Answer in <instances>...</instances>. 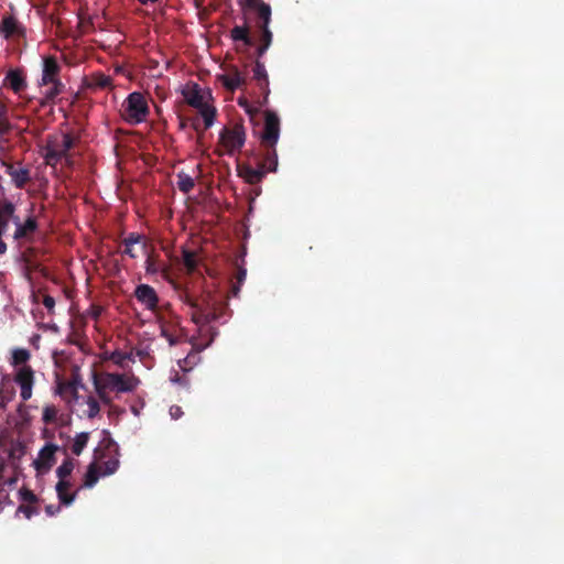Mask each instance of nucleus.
<instances>
[{
    "label": "nucleus",
    "instance_id": "obj_53",
    "mask_svg": "<svg viewBox=\"0 0 564 564\" xmlns=\"http://www.w3.org/2000/svg\"><path fill=\"white\" fill-rule=\"evenodd\" d=\"M123 253L129 256L131 259H135L138 257L133 250V246L124 247Z\"/></svg>",
    "mask_w": 564,
    "mask_h": 564
},
{
    "label": "nucleus",
    "instance_id": "obj_48",
    "mask_svg": "<svg viewBox=\"0 0 564 564\" xmlns=\"http://www.w3.org/2000/svg\"><path fill=\"white\" fill-rule=\"evenodd\" d=\"M171 381L183 387H188V380L186 377L181 376L178 372H175L174 376L171 377Z\"/></svg>",
    "mask_w": 564,
    "mask_h": 564
},
{
    "label": "nucleus",
    "instance_id": "obj_14",
    "mask_svg": "<svg viewBox=\"0 0 564 564\" xmlns=\"http://www.w3.org/2000/svg\"><path fill=\"white\" fill-rule=\"evenodd\" d=\"M252 73H253V79L257 82L258 87L263 93V102H267L269 94H270V89H269V77H268V73H267L264 64L261 61L256 59L253 68H252Z\"/></svg>",
    "mask_w": 564,
    "mask_h": 564
},
{
    "label": "nucleus",
    "instance_id": "obj_13",
    "mask_svg": "<svg viewBox=\"0 0 564 564\" xmlns=\"http://www.w3.org/2000/svg\"><path fill=\"white\" fill-rule=\"evenodd\" d=\"M61 65L55 56H46L43 58V69L41 85L48 86L51 82L59 80L58 75Z\"/></svg>",
    "mask_w": 564,
    "mask_h": 564
},
{
    "label": "nucleus",
    "instance_id": "obj_47",
    "mask_svg": "<svg viewBox=\"0 0 564 564\" xmlns=\"http://www.w3.org/2000/svg\"><path fill=\"white\" fill-rule=\"evenodd\" d=\"M43 305L47 308L48 312H53L55 307V300L53 296L45 294L42 300Z\"/></svg>",
    "mask_w": 564,
    "mask_h": 564
},
{
    "label": "nucleus",
    "instance_id": "obj_52",
    "mask_svg": "<svg viewBox=\"0 0 564 564\" xmlns=\"http://www.w3.org/2000/svg\"><path fill=\"white\" fill-rule=\"evenodd\" d=\"M268 51L267 47H264L261 43L258 45L256 53H257V59L260 61V58L265 54Z\"/></svg>",
    "mask_w": 564,
    "mask_h": 564
},
{
    "label": "nucleus",
    "instance_id": "obj_24",
    "mask_svg": "<svg viewBox=\"0 0 564 564\" xmlns=\"http://www.w3.org/2000/svg\"><path fill=\"white\" fill-rule=\"evenodd\" d=\"M25 453L26 446L23 443L17 442L11 444L8 451V458L14 470L19 468V462L25 455Z\"/></svg>",
    "mask_w": 564,
    "mask_h": 564
},
{
    "label": "nucleus",
    "instance_id": "obj_11",
    "mask_svg": "<svg viewBox=\"0 0 564 564\" xmlns=\"http://www.w3.org/2000/svg\"><path fill=\"white\" fill-rule=\"evenodd\" d=\"M0 165L6 169V173L11 177V181L17 188H24L30 182V171L25 167H15L11 163H7L4 160H0Z\"/></svg>",
    "mask_w": 564,
    "mask_h": 564
},
{
    "label": "nucleus",
    "instance_id": "obj_22",
    "mask_svg": "<svg viewBox=\"0 0 564 564\" xmlns=\"http://www.w3.org/2000/svg\"><path fill=\"white\" fill-rule=\"evenodd\" d=\"M70 482L67 479L58 480L56 484V492L59 499V502L65 506H69L76 498V492L68 494V489L70 488Z\"/></svg>",
    "mask_w": 564,
    "mask_h": 564
},
{
    "label": "nucleus",
    "instance_id": "obj_1",
    "mask_svg": "<svg viewBox=\"0 0 564 564\" xmlns=\"http://www.w3.org/2000/svg\"><path fill=\"white\" fill-rule=\"evenodd\" d=\"M280 138V118L272 110L264 111V126L259 133L260 145L262 148V158L258 161V166H239V175L251 185L262 181L268 172H275L278 167V153L275 145Z\"/></svg>",
    "mask_w": 564,
    "mask_h": 564
},
{
    "label": "nucleus",
    "instance_id": "obj_29",
    "mask_svg": "<svg viewBox=\"0 0 564 564\" xmlns=\"http://www.w3.org/2000/svg\"><path fill=\"white\" fill-rule=\"evenodd\" d=\"M176 177L177 187L182 193L188 194L195 187L194 178L191 175L186 174L185 172L177 173Z\"/></svg>",
    "mask_w": 564,
    "mask_h": 564
},
{
    "label": "nucleus",
    "instance_id": "obj_37",
    "mask_svg": "<svg viewBox=\"0 0 564 564\" xmlns=\"http://www.w3.org/2000/svg\"><path fill=\"white\" fill-rule=\"evenodd\" d=\"M86 403L88 405V411H87L88 419L96 417L100 412V405H99L98 400L95 397L89 395L87 398Z\"/></svg>",
    "mask_w": 564,
    "mask_h": 564
},
{
    "label": "nucleus",
    "instance_id": "obj_57",
    "mask_svg": "<svg viewBox=\"0 0 564 564\" xmlns=\"http://www.w3.org/2000/svg\"><path fill=\"white\" fill-rule=\"evenodd\" d=\"M141 4H147L149 2L151 3H154V2H158L159 0H138Z\"/></svg>",
    "mask_w": 564,
    "mask_h": 564
},
{
    "label": "nucleus",
    "instance_id": "obj_12",
    "mask_svg": "<svg viewBox=\"0 0 564 564\" xmlns=\"http://www.w3.org/2000/svg\"><path fill=\"white\" fill-rule=\"evenodd\" d=\"M134 296L148 310L154 311L159 305V296L149 284H139L134 290Z\"/></svg>",
    "mask_w": 564,
    "mask_h": 564
},
{
    "label": "nucleus",
    "instance_id": "obj_33",
    "mask_svg": "<svg viewBox=\"0 0 564 564\" xmlns=\"http://www.w3.org/2000/svg\"><path fill=\"white\" fill-rule=\"evenodd\" d=\"M99 479V471H98V467L95 463H91L89 466H88V469L85 474V477H84V486L85 487H88V488H91L94 487L97 481Z\"/></svg>",
    "mask_w": 564,
    "mask_h": 564
},
{
    "label": "nucleus",
    "instance_id": "obj_23",
    "mask_svg": "<svg viewBox=\"0 0 564 564\" xmlns=\"http://www.w3.org/2000/svg\"><path fill=\"white\" fill-rule=\"evenodd\" d=\"M14 389L7 376H3L0 382V409H4L7 403L14 397Z\"/></svg>",
    "mask_w": 564,
    "mask_h": 564
},
{
    "label": "nucleus",
    "instance_id": "obj_15",
    "mask_svg": "<svg viewBox=\"0 0 564 564\" xmlns=\"http://www.w3.org/2000/svg\"><path fill=\"white\" fill-rule=\"evenodd\" d=\"M18 216L15 215V205L9 200L0 202V234H7L9 224Z\"/></svg>",
    "mask_w": 564,
    "mask_h": 564
},
{
    "label": "nucleus",
    "instance_id": "obj_8",
    "mask_svg": "<svg viewBox=\"0 0 564 564\" xmlns=\"http://www.w3.org/2000/svg\"><path fill=\"white\" fill-rule=\"evenodd\" d=\"M58 446L54 444H46L39 453V457L33 462V466L37 474L47 473L56 463L55 453Z\"/></svg>",
    "mask_w": 564,
    "mask_h": 564
},
{
    "label": "nucleus",
    "instance_id": "obj_27",
    "mask_svg": "<svg viewBox=\"0 0 564 564\" xmlns=\"http://www.w3.org/2000/svg\"><path fill=\"white\" fill-rule=\"evenodd\" d=\"M182 260H183V264H184L187 273L192 274L196 271L198 261H197V254L195 251L183 248Z\"/></svg>",
    "mask_w": 564,
    "mask_h": 564
},
{
    "label": "nucleus",
    "instance_id": "obj_38",
    "mask_svg": "<svg viewBox=\"0 0 564 564\" xmlns=\"http://www.w3.org/2000/svg\"><path fill=\"white\" fill-rule=\"evenodd\" d=\"M178 296L183 303L188 305L192 310L198 305V299H195L187 289H180Z\"/></svg>",
    "mask_w": 564,
    "mask_h": 564
},
{
    "label": "nucleus",
    "instance_id": "obj_34",
    "mask_svg": "<svg viewBox=\"0 0 564 564\" xmlns=\"http://www.w3.org/2000/svg\"><path fill=\"white\" fill-rule=\"evenodd\" d=\"M51 87L45 91V100L54 101L55 98L65 90V85L59 80L51 82Z\"/></svg>",
    "mask_w": 564,
    "mask_h": 564
},
{
    "label": "nucleus",
    "instance_id": "obj_19",
    "mask_svg": "<svg viewBox=\"0 0 564 564\" xmlns=\"http://www.w3.org/2000/svg\"><path fill=\"white\" fill-rule=\"evenodd\" d=\"M230 37L234 42H242L245 46H252L254 44L253 39L250 35V26L245 19L243 25H236L230 31Z\"/></svg>",
    "mask_w": 564,
    "mask_h": 564
},
{
    "label": "nucleus",
    "instance_id": "obj_54",
    "mask_svg": "<svg viewBox=\"0 0 564 564\" xmlns=\"http://www.w3.org/2000/svg\"><path fill=\"white\" fill-rule=\"evenodd\" d=\"M6 234H0V254H4L7 252V243L2 240V237Z\"/></svg>",
    "mask_w": 564,
    "mask_h": 564
},
{
    "label": "nucleus",
    "instance_id": "obj_10",
    "mask_svg": "<svg viewBox=\"0 0 564 564\" xmlns=\"http://www.w3.org/2000/svg\"><path fill=\"white\" fill-rule=\"evenodd\" d=\"M15 231L13 234V238L15 240H28L30 241L33 238V235L37 230V220L34 216L28 217L24 221H21L18 216L14 219Z\"/></svg>",
    "mask_w": 564,
    "mask_h": 564
},
{
    "label": "nucleus",
    "instance_id": "obj_17",
    "mask_svg": "<svg viewBox=\"0 0 564 564\" xmlns=\"http://www.w3.org/2000/svg\"><path fill=\"white\" fill-rule=\"evenodd\" d=\"M219 80L226 89L235 91L241 86L246 85V78L241 75L238 68H234L230 74H224L219 76Z\"/></svg>",
    "mask_w": 564,
    "mask_h": 564
},
{
    "label": "nucleus",
    "instance_id": "obj_18",
    "mask_svg": "<svg viewBox=\"0 0 564 564\" xmlns=\"http://www.w3.org/2000/svg\"><path fill=\"white\" fill-rule=\"evenodd\" d=\"M183 96L186 102L193 108L202 107L203 102H205L200 87L195 83L185 86L183 89Z\"/></svg>",
    "mask_w": 564,
    "mask_h": 564
},
{
    "label": "nucleus",
    "instance_id": "obj_35",
    "mask_svg": "<svg viewBox=\"0 0 564 564\" xmlns=\"http://www.w3.org/2000/svg\"><path fill=\"white\" fill-rule=\"evenodd\" d=\"M75 462L73 458L67 457L62 465L56 469L58 480L66 479L74 470Z\"/></svg>",
    "mask_w": 564,
    "mask_h": 564
},
{
    "label": "nucleus",
    "instance_id": "obj_60",
    "mask_svg": "<svg viewBox=\"0 0 564 564\" xmlns=\"http://www.w3.org/2000/svg\"><path fill=\"white\" fill-rule=\"evenodd\" d=\"M234 292H235V294H237V293L239 292V288H238V286H237V288H235V289H234Z\"/></svg>",
    "mask_w": 564,
    "mask_h": 564
},
{
    "label": "nucleus",
    "instance_id": "obj_59",
    "mask_svg": "<svg viewBox=\"0 0 564 564\" xmlns=\"http://www.w3.org/2000/svg\"><path fill=\"white\" fill-rule=\"evenodd\" d=\"M193 128L198 131L199 130V124L198 122H193Z\"/></svg>",
    "mask_w": 564,
    "mask_h": 564
},
{
    "label": "nucleus",
    "instance_id": "obj_42",
    "mask_svg": "<svg viewBox=\"0 0 564 564\" xmlns=\"http://www.w3.org/2000/svg\"><path fill=\"white\" fill-rule=\"evenodd\" d=\"M20 498H21V500L23 502H26L28 505H32V503L37 502L36 495L33 491H31V490H29L26 488H22L20 490Z\"/></svg>",
    "mask_w": 564,
    "mask_h": 564
},
{
    "label": "nucleus",
    "instance_id": "obj_16",
    "mask_svg": "<svg viewBox=\"0 0 564 564\" xmlns=\"http://www.w3.org/2000/svg\"><path fill=\"white\" fill-rule=\"evenodd\" d=\"M84 86L87 89H107L112 87V79L104 73H94L85 78Z\"/></svg>",
    "mask_w": 564,
    "mask_h": 564
},
{
    "label": "nucleus",
    "instance_id": "obj_31",
    "mask_svg": "<svg viewBox=\"0 0 564 564\" xmlns=\"http://www.w3.org/2000/svg\"><path fill=\"white\" fill-rule=\"evenodd\" d=\"M89 440V433L88 432H82L75 436L74 443L72 445V452L76 456H79L84 448L86 447Z\"/></svg>",
    "mask_w": 564,
    "mask_h": 564
},
{
    "label": "nucleus",
    "instance_id": "obj_41",
    "mask_svg": "<svg viewBox=\"0 0 564 564\" xmlns=\"http://www.w3.org/2000/svg\"><path fill=\"white\" fill-rule=\"evenodd\" d=\"M23 513L26 519H31L33 516L39 514V509L31 505H20L17 509V514Z\"/></svg>",
    "mask_w": 564,
    "mask_h": 564
},
{
    "label": "nucleus",
    "instance_id": "obj_30",
    "mask_svg": "<svg viewBox=\"0 0 564 564\" xmlns=\"http://www.w3.org/2000/svg\"><path fill=\"white\" fill-rule=\"evenodd\" d=\"M142 245V249L144 252H147V249H149V243L144 236L138 234V232H130L123 240L122 245L124 247L134 246V245Z\"/></svg>",
    "mask_w": 564,
    "mask_h": 564
},
{
    "label": "nucleus",
    "instance_id": "obj_43",
    "mask_svg": "<svg viewBox=\"0 0 564 564\" xmlns=\"http://www.w3.org/2000/svg\"><path fill=\"white\" fill-rule=\"evenodd\" d=\"M65 392H70L74 397L77 395L75 382H64L58 386V393L63 395Z\"/></svg>",
    "mask_w": 564,
    "mask_h": 564
},
{
    "label": "nucleus",
    "instance_id": "obj_58",
    "mask_svg": "<svg viewBox=\"0 0 564 564\" xmlns=\"http://www.w3.org/2000/svg\"><path fill=\"white\" fill-rule=\"evenodd\" d=\"M110 406H111V412L113 411V414H117V412L119 411L118 406H113L112 404Z\"/></svg>",
    "mask_w": 564,
    "mask_h": 564
},
{
    "label": "nucleus",
    "instance_id": "obj_55",
    "mask_svg": "<svg viewBox=\"0 0 564 564\" xmlns=\"http://www.w3.org/2000/svg\"><path fill=\"white\" fill-rule=\"evenodd\" d=\"M7 117V107L0 104V118Z\"/></svg>",
    "mask_w": 564,
    "mask_h": 564
},
{
    "label": "nucleus",
    "instance_id": "obj_3",
    "mask_svg": "<svg viewBox=\"0 0 564 564\" xmlns=\"http://www.w3.org/2000/svg\"><path fill=\"white\" fill-rule=\"evenodd\" d=\"M150 113L148 101L142 93L133 91L122 101L121 118L129 124H139L147 120Z\"/></svg>",
    "mask_w": 564,
    "mask_h": 564
},
{
    "label": "nucleus",
    "instance_id": "obj_49",
    "mask_svg": "<svg viewBox=\"0 0 564 564\" xmlns=\"http://www.w3.org/2000/svg\"><path fill=\"white\" fill-rule=\"evenodd\" d=\"M247 276V270L243 267H239L237 270L236 279L238 284H242Z\"/></svg>",
    "mask_w": 564,
    "mask_h": 564
},
{
    "label": "nucleus",
    "instance_id": "obj_26",
    "mask_svg": "<svg viewBox=\"0 0 564 564\" xmlns=\"http://www.w3.org/2000/svg\"><path fill=\"white\" fill-rule=\"evenodd\" d=\"M270 22L271 21H267L264 23V20L256 21V26L258 28V30L260 32L259 41L267 48L270 47V45L272 43V39H273V34H272L271 30L269 29Z\"/></svg>",
    "mask_w": 564,
    "mask_h": 564
},
{
    "label": "nucleus",
    "instance_id": "obj_44",
    "mask_svg": "<svg viewBox=\"0 0 564 564\" xmlns=\"http://www.w3.org/2000/svg\"><path fill=\"white\" fill-rule=\"evenodd\" d=\"M161 336L164 337L171 346H174L178 343L176 336H174L165 326H161Z\"/></svg>",
    "mask_w": 564,
    "mask_h": 564
},
{
    "label": "nucleus",
    "instance_id": "obj_4",
    "mask_svg": "<svg viewBox=\"0 0 564 564\" xmlns=\"http://www.w3.org/2000/svg\"><path fill=\"white\" fill-rule=\"evenodd\" d=\"M75 139L70 133L50 135L45 145L44 159L46 164L55 166L67 156L68 151L74 147Z\"/></svg>",
    "mask_w": 564,
    "mask_h": 564
},
{
    "label": "nucleus",
    "instance_id": "obj_5",
    "mask_svg": "<svg viewBox=\"0 0 564 564\" xmlns=\"http://www.w3.org/2000/svg\"><path fill=\"white\" fill-rule=\"evenodd\" d=\"M223 303L214 301L210 293L198 299V305L192 310V321L200 328L217 321L221 315Z\"/></svg>",
    "mask_w": 564,
    "mask_h": 564
},
{
    "label": "nucleus",
    "instance_id": "obj_50",
    "mask_svg": "<svg viewBox=\"0 0 564 564\" xmlns=\"http://www.w3.org/2000/svg\"><path fill=\"white\" fill-rule=\"evenodd\" d=\"M61 511V506L48 505L45 507L47 516L53 517Z\"/></svg>",
    "mask_w": 564,
    "mask_h": 564
},
{
    "label": "nucleus",
    "instance_id": "obj_21",
    "mask_svg": "<svg viewBox=\"0 0 564 564\" xmlns=\"http://www.w3.org/2000/svg\"><path fill=\"white\" fill-rule=\"evenodd\" d=\"M0 32L4 39H10L21 33V26L12 15H6L2 19Z\"/></svg>",
    "mask_w": 564,
    "mask_h": 564
},
{
    "label": "nucleus",
    "instance_id": "obj_46",
    "mask_svg": "<svg viewBox=\"0 0 564 564\" xmlns=\"http://www.w3.org/2000/svg\"><path fill=\"white\" fill-rule=\"evenodd\" d=\"M12 129L7 117L0 118V135L7 134Z\"/></svg>",
    "mask_w": 564,
    "mask_h": 564
},
{
    "label": "nucleus",
    "instance_id": "obj_25",
    "mask_svg": "<svg viewBox=\"0 0 564 564\" xmlns=\"http://www.w3.org/2000/svg\"><path fill=\"white\" fill-rule=\"evenodd\" d=\"M196 109L204 120V129H209L214 124L217 115L216 108L207 102H203L202 107H196Z\"/></svg>",
    "mask_w": 564,
    "mask_h": 564
},
{
    "label": "nucleus",
    "instance_id": "obj_39",
    "mask_svg": "<svg viewBox=\"0 0 564 564\" xmlns=\"http://www.w3.org/2000/svg\"><path fill=\"white\" fill-rule=\"evenodd\" d=\"M119 468V459L118 458H110L102 464V475L109 476L117 471Z\"/></svg>",
    "mask_w": 564,
    "mask_h": 564
},
{
    "label": "nucleus",
    "instance_id": "obj_6",
    "mask_svg": "<svg viewBox=\"0 0 564 564\" xmlns=\"http://www.w3.org/2000/svg\"><path fill=\"white\" fill-rule=\"evenodd\" d=\"M219 142L229 155L240 151L246 142V130L243 124L241 122H237L231 128H224L219 133Z\"/></svg>",
    "mask_w": 564,
    "mask_h": 564
},
{
    "label": "nucleus",
    "instance_id": "obj_2",
    "mask_svg": "<svg viewBox=\"0 0 564 564\" xmlns=\"http://www.w3.org/2000/svg\"><path fill=\"white\" fill-rule=\"evenodd\" d=\"M139 379L135 377H127L121 373L102 372L93 373V384L100 401L106 405H111L112 399L109 391L118 393L132 392L139 384Z\"/></svg>",
    "mask_w": 564,
    "mask_h": 564
},
{
    "label": "nucleus",
    "instance_id": "obj_28",
    "mask_svg": "<svg viewBox=\"0 0 564 564\" xmlns=\"http://www.w3.org/2000/svg\"><path fill=\"white\" fill-rule=\"evenodd\" d=\"M42 420L47 425L63 423L62 415L58 416V410L55 405H46L43 409Z\"/></svg>",
    "mask_w": 564,
    "mask_h": 564
},
{
    "label": "nucleus",
    "instance_id": "obj_51",
    "mask_svg": "<svg viewBox=\"0 0 564 564\" xmlns=\"http://www.w3.org/2000/svg\"><path fill=\"white\" fill-rule=\"evenodd\" d=\"M170 413L173 419H178L183 414L182 409L177 405L172 406Z\"/></svg>",
    "mask_w": 564,
    "mask_h": 564
},
{
    "label": "nucleus",
    "instance_id": "obj_20",
    "mask_svg": "<svg viewBox=\"0 0 564 564\" xmlns=\"http://www.w3.org/2000/svg\"><path fill=\"white\" fill-rule=\"evenodd\" d=\"M4 84L8 85L14 93H20L26 87V82L19 69H10L4 78Z\"/></svg>",
    "mask_w": 564,
    "mask_h": 564
},
{
    "label": "nucleus",
    "instance_id": "obj_9",
    "mask_svg": "<svg viewBox=\"0 0 564 564\" xmlns=\"http://www.w3.org/2000/svg\"><path fill=\"white\" fill-rule=\"evenodd\" d=\"M243 19L250 13L256 12L258 15L257 20L271 21V7L263 0H239Z\"/></svg>",
    "mask_w": 564,
    "mask_h": 564
},
{
    "label": "nucleus",
    "instance_id": "obj_32",
    "mask_svg": "<svg viewBox=\"0 0 564 564\" xmlns=\"http://www.w3.org/2000/svg\"><path fill=\"white\" fill-rule=\"evenodd\" d=\"M31 358V354L28 349L25 348H15L13 351H12V361L11 364L13 366H26L25 364L29 361V359Z\"/></svg>",
    "mask_w": 564,
    "mask_h": 564
},
{
    "label": "nucleus",
    "instance_id": "obj_36",
    "mask_svg": "<svg viewBox=\"0 0 564 564\" xmlns=\"http://www.w3.org/2000/svg\"><path fill=\"white\" fill-rule=\"evenodd\" d=\"M147 254V259H145V271L148 274H155L160 271V265H159V261H158V256L156 254H153L152 252H149V250L147 249V252H144Z\"/></svg>",
    "mask_w": 564,
    "mask_h": 564
},
{
    "label": "nucleus",
    "instance_id": "obj_7",
    "mask_svg": "<svg viewBox=\"0 0 564 564\" xmlns=\"http://www.w3.org/2000/svg\"><path fill=\"white\" fill-rule=\"evenodd\" d=\"M14 381L20 387V395L23 401H28L32 397L34 384V371L30 366L20 367L14 376Z\"/></svg>",
    "mask_w": 564,
    "mask_h": 564
},
{
    "label": "nucleus",
    "instance_id": "obj_40",
    "mask_svg": "<svg viewBox=\"0 0 564 564\" xmlns=\"http://www.w3.org/2000/svg\"><path fill=\"white\" fill-rule=\"evenodd\" d=\"M108 358L119 367H123L124 361L130 358V355L127 352H122L120 350H115L110 354Z\"/></svg>",
    "mask_w": 564,
    "mask_h": 564
},
{
    "label": "nucleus",
    "instance_id": "obj_45",
    "mask_svg": "<svg viewBox=\"0 0 564 564\" xmlns=\"http://www.w3.org/2000/svg\"><path fill=\"white\" fill-rule=\"evenodd\" d=\"M238 104L245 108L246 112L250 116L251 119H253V116L258 113V109L252 108L247 100L239 99Z\"/></svg>",
    "mask_w": 564,
    "mask_h": 564
},
{
    "label": "nucleus",
    "instance_id": "obj_56",
    "mask_svg": "<svg viewBox=\"0 0 564 564\" xmlns=\"http://www.w3.org/2000/svg\"><path fill=\"white\" fill-rule=\"evenodd\" d=\"M7 144H8V140L0 138V150H4Z\"/></svg>",
    "mask_w": 564,
    "mask_h": 564
}]
</instances>
